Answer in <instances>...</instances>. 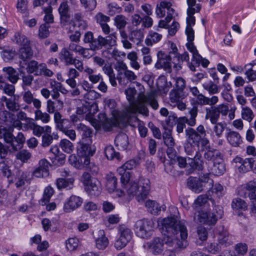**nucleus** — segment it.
Wrapping results in <instances>:
<instances>
[{
    "instance_id": "obj_25",
    "label": "nucleus",
    "mask_w": 256,
    "mask_h": 256,
    "mask_svg": "<svg viewBox=\"0 0 256 256\" xmlns=\"http://www.w3.org/2000/svg\"><path fill=\"white\" fill-rule=\"evenodd\" d=\"M74 179L72 178L61 177L56 180V186L59 190L62 188L71 189L74 185Z\"/></svg>"
},
{
    "instance_id": "obj_10",
    "label": "nucleus",
    "mask_w": 256,
    "mask_h": 256,
    "mask_svg": "<svg viewBox=\"0 0 256 256\" xmlns=\"http://www.w3.org/2000/svg\"><path fill=\"white\" fill-rule=\"evenodd\" d=\"M118 230L120 236L114 243V247L117 250H121L124 248L131 240L132 232L130 228L124 225H120Z\"/></svg>"
},
{
    "instance_id": "obj_50",
    "label": "nucleus",
    "mask_w": 256,
    "mask_h": 256,
    "mask_svg": "<svg viewBox=\"0 0 256 256\" xmlns=\"http://www.w3.org/2000/svg\"><path fill=\"white\" fill-rule=\"evenodd\" d=\"M246 190L249 192L250 198L252 200H256V179L246 184Z\"/></svg>"
},
{
    "instance_id": "obj_63",
    "label": "nucleus",
    "mask_w": 256,
    "mask_h": 256,
    "mask_svg": "<svg viewBox=\"0 0 256 256\" xmlns=\"http://www.w3.org/2000/svg\"><path fill=\"white\" fill-rule=\"evenodd\" d=\"M218 114L222 116H226L229 112V107L228 104H221L216 106H214Z\"/></svg>"
},
{
    "instance_id": "obj_38",
    "label": "nucleus",
    "mask_w": 256,
    "mask_h": 256,
    "mask_svg": "<svg viewBox=\"0 0 256 256\" xmlns=\"http://www.w3.org/2000/svg\"><path fill=\"white\" fill-rule=\"evenodd\" d=\"M202 87L211 95L218 94L220 91L218 86L212 80L204 82L202 84Z\"/></svg>"
},
{
    "instance_id": "obj_8",
    "label": "nucleus",
    "mask_w": 256,
    "mask_h": 256,
    "mask_svg": "<svg viewBox=\"0 0 256 256\" xmlns=\"http://www.w3.org/2000/svg\"><path fill=\"white\" fill-rule=\"evenodd\" d=\"M154 222L152 220L143 219L138 220L134 225L136 235L142 238H148L152 235Z\"/></svg>"
},
{
    "instance_id": "obj_20",
    "label": "nucleus",
    "mask_w": 256,
    "mask_h": 256,
    "mask_svg": "<svg viewBox=\"0 0 256 256\" xmlns=\"http://www.w3.org/2000/svg\"><path fill=\"white\" fill-rule=\"evenodd\" d=\"M23 101L28 104H33L36 109H40L42 106L41 102L34 97V94L30 90H26L22 93Z\"/></svg>"
},
{
    "instance_id": "obj_62",
    "label": "nucleus",
    "mask_w": 256,
    "mask_h": 256,
    "mask_svg": "<svg viewBox=\"0 0 256 256\" xmlns=\"http://www.w3.org/2000/svg\"><path fill=\"white\" fill-rule=\"evenodd\" d=\"M50 86L52 88V97L54 100H56L60 96L59 92H60V82L54 81V84L52 82H50Z\"/></svg>"
},
{
    "instance_id": "obj_30",
    "label": "nucleus",
    "mask_w": 256,
    "mask_h": 256,
    "mask_svg": "<svg viewBox=\"0 0 256 256\" xmlns=\"http://www.w3.org/2000/svg\"><path fill=\"white\" fill-rule=\"evenodd\" d=\"M195 132L198 134L200 137V140L198 141V146L200 142H201L202 146H206V148L208 147L207 145L210 144V141L206 138H205L206 131L204 126L202 124L199 125L195 130Z\"/></svg>"
},
{
    "instance_id": "obj_19",
    "label": "nucleus",
    "mask_w": 256,
    "mask_h": 256,
    "mask_svg": "<svg viewBox=\"0 0 256 256\" xmlns=\"http://www.w3.org/2000/svg\"><path fill=\"white\" fill-rule=\"evenodd\" d=\"M39 166L33 172V174L35 176H49V168L50 164L46 159L41 160L39 162Z\"/></svg>"
},
{
    "instance_id": "obj_47",
    "label": "nucleus",
    "mask_w": 256,
    "mask_h": 256,
    "mask_svg": "<svg viewBox=\"0 0 256 256\" xmlns=\"http://www.w3.org/2000/svg\"><path fill=\"white\" fill-rule=\"evenodd\" d=\"M26 70L28 74H34L37 76L40 64L36 60H31L26 64Z\"/></svg>"
},
{
    "instance_id": "obj_56",
    "label": "nucleus",
    "mask_w": 256,
    "mask_h": 256,
    "mask_svg": "<svg viewBox=\"0 0 256 256\" xmlns=\"http://www.w3.org/2000/svg\"><path fill=\"white\" fill-rule=\"evenodd\" d=\"M54 120L56 124V127L60 130L64 126V124L68 122L67 119L62 118L61 114L58 112L54 113Z\"/></svg>"
},
{
    "instance_id": "obj_22",
    "label": "nucleus",
    "mask_w": 256,
    "mask_h": 256,
    "mask_svg": "<svg viewBox=\"0 0 256 256\" xmlns=\"http://www.w3.org/2000/svg\"><path fill=\"white\" fill-rule=\"evenodd\" d=\"M137 76L134 72L128 70L124 72H118L117 79L120 84H126L125 80L128 82H132L137 79Z\"/></svg>"
},
{
    "instance_id": "obj_54",
    "label": "nucleus",
    "mask_w": 256,
    "mask_h": 256,
    "mask_svg": "<svg viewBox=\"0 0 256 256\" xmlns=\"http://www.w3.org/2000/svg\"><path fill=\"white\" fill-rule=\"evenodd\" d=\"M106 188L110 193H112L116 189L117 180L116 177H106Z\"/></svg>"
},
{
    "instance_id": "obj_34",
    "label": "nucleus",
    "mask_w": 256,
    "mask_h": 256,
    "mask_svg": "<svg viewBox=\"0 0 256 256\" xmlns=\"http://www.w3.org/2000/svg\"><path fill=\"white\" fill-rule=\"evenodd\" d=\"M241 118L244 120L251 122L254 117V113L252 108L247 106L241 107Z\"/></svg>"
},
{
    "instance_id": "obj_4",
    "label": "nucleus",
    "mask_w": 256,
    "mask_h": 256,
    "mask_svg": "<svg viewBox=\"0 0 256 256\" xmlns=\"http://www.w3.org/2000/svg\"><path fill=\"white\" fill-rule=\"evenodd\" d=\"M223 210L222 206L214 204L212 209L197 211L194 215V220L197 223L208 226L214 225L218 220L222 218Z\"/></svg>"
},
{
    "instance_id": "obj_46",
    "label": "nucleus",
    "mask_w": 256,
    "mask_h": 256,
    "mask_svg": "<svg viewBox=\"0 0 256 256\" xmlns=\"http://www.w3.org/2000/svg\"><path fill=\"white\" fill-rule=\"evenodd\" d=\"M212 128V132L217 138L222 136L224 129L226 127V124L224 122H219L215 124Z\"/></svg>"
},
{
    "instance_id": "obj_51",
    "label": "nucleus",
    "mask_w": 256,
    "mask_h": 256,
    "mask_svg": "<svg viewBox=\"0 0 256 256\" xmlns=\"http://www.w3.org/2000/svg\"><path fill=\"white\" fill-rule=\"evenodd\" d=\"M43 10L44 13V20L46 24H52L54 22V16L52 14V8L49 6L48 7L44 8Z\"/></svg>"
},
{
    "instance_id": "obj_3",
    "label": "nucleus",
    "mask_w": 256,
    "mask_h": 256,
    "mask_svg": "<svg viewBox=\"0 0 256 256\" xmlns=\"http://www.w3.org/2000/svg\"><path fill=\"white\" fill-rule=\"evenodd\" d=\"M120 182L129 198L135 197L139 202L146 198L150 190V182L147 178L138 180L136 177H121Z\"/></svg>"
},
{
    "instance_id": "obj_36",
    "label": "nucleus",
    "mask_w": 256,
    "mask_h": 256,
    "mask_svg": "<svg viewBox=\"0 0 256 256\" xmlns=\"http://www.w3.org/2000/svg\"><path fill=\"white\" fill-rule=\"evenodd\" d=\"M227 139L229 143L233 146H238L242 142L240 134L236 132L232 131L228 133Z\"/></svg>"
},
{
    "instance_id": "obj_23",
    "label": "nucleus",
    "mask_w": 256,
    "mask_h": 256,
    "mask_svg": "<svg viewBox=\"0 0 256 256\" xmlns=\"http://www.w3.org/2000/svg\"><path fill=\"white\" fill-rule=\"evenodd\" d=\"M28 128L32 130L33 134L40 137L44 132L50 133L52 128L48 126H42L32 122L28 125Z\"/></svg>"
},
{
    "instance_id": "obj_7",
    "label": "nucleus",
    "mask_w": 256,
    "mask_h": 256,
    "mask_svg": "<svg viewBox=\"0 0 256 256\" xmlns=\"http://www.w3.org/2000/svg\"><path fill=\"white\" fill-rule=\"evenodd\" d=\"M187 183L192 191L199 193L203 190L204 188H211L214 181L210 177H190Z\"/></svg>"
},
{
    "instance_id": "obj_44",
    "label": "nucleus",
    "mask_w": 256,
    "mask_h": 256,
    "mask_svg": "<svg viewBox=\"0 0 256 256\" xmlns=\"http://www.w3.org/2000/svg\"><path fill=\"white\" fill-rule=\"evenodd\" d=\"M100 122L105 130H110L114 124V122L106 118L104 114H100L98 115Z\"/></svg>"
},
{
    "instance_id": "obj_26",
    "label": "nucleus",
    "mask_w": 256,
    "mask_h": 256,
    "mask_svg": "<svg viewBox=\"0 0 256 256\" xmlns=\"http://www.w3.org/2000/svg\"><path fill=\"white\" fill-rule=\"evenodd\" d=\"M68 11L69 7L67 2H62L58 8V12L60 15L61 22L64 24L70 20Z\"/></svg>"
},
{
    "instance_id": "obj_18",
    "label": "nucleus",
    "mask_w": 256,
    "mask_h": 256,
    "mask_svg": "<svg viewBox=\"0 0 256 256\" xmlns=\"http://www.w3.org/2000/svg\"><path fill=\"white\" fill-rule=\"evenodd\" d=\"M204 158L208 161H212L214 164L219 160L222 161L221 153L218 150L211 148L210 146L206 148Z\"/></svg>"
},
{
    "instance_id": "obj_57",
    "label": "nucleus",
    "mask_w": 256,
    "mask_h": 256,
    "mask_svg": "<svg viewBox=\"0 0 256 256\" xmlns=\"http://www.w3.org/2000/svg\"><path fill=\"white\" fill-rule=\"evenodd\" d=\"M54 72L48 69L44 64H40L37 76L44 75L46 76L51 77L53 76Z\"/></svg>"
},
{
    "instance_id": "obj_9",
    "label": "nucleus",
    "mask_w": 256,
    "mask_h": 256,
    "mask_svg": "<svg viewBox=\"0 0 256 256\" xmlns=\"http://www.w3.org/2000/svg\"><path fill=\"white\" fill-rule=\"evenodd\" d=\"M202 6L200 4H197L196 6H188L187 10L188 17L186 18L187 26L186 30V34L187 39L190 41L194 40V30L192 26L195 24V18L193 16L194 13L198 12Z\"/></svg>"
},
{
    "instance_id": "obj_64",
    "label": "nucleus",
    "mask_w": 256,
    "mask_h": 256,
    "mask_svg": "<svg viewBox=\"0 0 256 256\" xmlns=\"http://www.w3.org/2000/svg\"><path fill=\"white\" fill-rule=\"evenodd\" d=\"M218 240L219 242L222 244H224L226 246L230 244V242L229 240L228 233L226 231H224L219 234Z\"/></svg>"
},
{
    "instance_id": "obj_61",
    "label": "nucleus",
    "mask_w": 256,
    "mask_h": 256,
    "mask_svg": "<svg viewBox=\"0 0 256 256\" xmlns=\"http://www.w3.org/2000/svg\"><path fill=\"white\" fill-rule=\"evenodd\" d=\"M208 200H210L212 202V206H214V204H216L214 200L212 198H208L206 195H200L198 196L195 200L194 203L198 206H202L204 204L208 202Z\"/></svg>"
},
{
    "instance_id": "obj_31",
    "label": "nucleus",
    "mask_w": 256,
    "mask_h": 256,
    "mask_svg": "<svg viewBox=\"0 0 256 256\" xmlns=\"http://www.w3.org/2000/svg\"><path fill=\"white\" fill-rule=\"evenodd\" d=\"M128 137L124 134L118 135L115 139V144L120 150H124L128 145Z\"/></svg>"
},
{
    "instance_id": "obj_21",
    "label": "nucleus",
    "mask_w": 256,
    "mask_h": 256,
    "mask_svg": "<svg viewBox=\"0 0 256 256\" xmlns=\"http://www.w3.org/2000/svg\"><path fill=\"white\" fill-rule=\"evenodd\" d=\"M136 166V162L134 160L126 162L117 169L118 174L121 176H129L132 174V170Z\"/></svg>"
},
{
    "instance_id": "obj_58",
    "label": "nucleus",
    "mask_w": 256,
    "mask_h": 256,
    "mask_svg": "<svg viewBox=\"0 0 256 256\" xmlns=\"http://www.w3.org/2000/svg\"><path fill=\"white\" fill-rule=\"evenodd\" d=\"M31 157V154L26 150H22L16 154V159L23 162H26Z\"/></svg>"
},
{
    "instance_id": "obj_41",
    "label": "nucleus",
    "mask_w": 256,
    "mask_h": 256,
    "mask_svg": "<svg viewBox=\"0 0 256 256\" xmlns=\"http://www.w3.org/2000/svg\"><path fill=\"white\" fill-rule=\"evenodd\" d=\"M19 54L20 58L24 60L30 58L33 52L30 45L22 46L19 50Z\"/></svg>"
},
{
    "instance_id": "obj_1",
    "label": "nucleus",
    "mask_w": 256,
    "mask_h": 256,
    "mask_svg": "<svg viewBox=\"0 0 256 256\" xmlns=\"http://www.w3.org/2000/svg\"><path fill=\"white\" fill-rule=\"evenodd\" d=\"M158 224L166 231L163 239L154 238L151 242L144 244L145 248L149 250L154 254H158L162 252L164 244L174 251L186 247L188 233L183 220H178L174 216L167 217L159 218Z\"/></svg>"
},
{
    "instance_id": "obj_48",
    "label": "nucleus",
    "mask_w": 256,
    "mask_h": 256,
    "mask_svg": "<svg viewBox=\"0 0 256 256\" xmlns=\"http://www.w3.org/2000/svg\"><path fill=\"white\" fill-rule=\"evenodd\" d=\"M114 20L117 29L124 28L127 24L126 18L122 14L116 16Z\"/></svg>"
},
{
    "instance_id": "obj_45",
    "label": "nucleus",
    "mask_w": 256,
    "mask_h": 256,
    "mask_svg": "<svg viewBox=\"0 0 256 256\" xmlns=\"http://www.w3.org/2000/svg\"><path fill=\"white\" fill-rule=\"evenodd\" d=\"M86 73L88 76L89 80L94 84L98 83L100 80H102L100 74H95L94 70L90 68L86 69Z\"/></svg>"
},
{
    "instance_id": "obj_29",
    "label": "nucleus",
    "mask_w": 256,
    "mask_h": 256,
    "mask_svg": "<svg viewBox=\"0 0 256 256\" xmlns=\"http://www.w3.org/2000/svg\"><path fill=\"white\" fill-rule=\"evenodd\" d=\"M59 58L62 62H64L66 66H70L72 65L74 58L68 50L64 48L59 54Z\"/></svg>"
},
{
    "instance_id": "obj_59",
    "label": "nucleus",
    "mask_w": 256,
    "mask_h": 256,
    "mask_svg": "<svg viewBox=\"0 0 256 256\" xmlns=\"http://www.w3.org/2000/svg\"><path fill=\"white\" fill-rule=\"evenodd\" d=\"M232 207L234 210H238L240 209H245L246 208V204L244 200L237 198L233 200L232 203Z\"/></svg>"
},
{
    "instance_id": "obj_55",
    "label": "nucleus",
    "mask_w": 256,
    "mask_h": 256,
    "mask_svg": "<svg viewBox=\"0 0 256 256\" xmlns=\"http://www.w3.org/2000/svg\"><path fill=\"white\" fill-rule=\"evenodd\" d=\"M163 138L165 144L168 146H174L175 142L174 138L172 137V132L169 130H166L163 133Z\"/></svg>"
},
{
    "instance_id": "obj_6",
    "label": "nucleus",
    "mask_w": 256,
    "mask_h": 256,
    "mask_svg": "<svg viewBox=\"0 0 256 256\" xmlns=\"http://www.w3.org/2000/svg\"><path fill=\"white\" fill-rule=\"evenodd\" d=\"M186 142L184 145V152L188 155H192L194 153L199 151L198 141L200 136L195 132V130L192 128H188L185 130Z\"/></svg>"
},
{
    "instance_id": "obj_40",
    "label": "nucleus",
    "mask_w": 256,
    "mask_h": 256,
    "mask_svg": "<svg viewBox=\"0 0 256 256\" xmlns=\"http://www.w3.org/2000/svg\"><path fill=\"white\" fill-rule=\"evenodd\" d=\"M76 128L79 132L81 134L82 140L92 136V130L84 124L82 123L78 124Z\"/></svg>"
},
{
    "instance_id": "obj_2",
    "label": "nucleus",
    "mask_w": 256,
    "mask_h": 256,
    "mask_svg": "<svg viewBox=\"0 0 256 256\" xmlns=\"http://www.w3.org/2000/svg\"><path fill=\"white\" fill-rule=\"evenodd\" d=\"M136 94V90L134 88H128L125 90V94L130 105L126 108V112L128 114L138 112L143 115L148 116V110L144 105L147 103L154 110L158 108V104L156 100V94L154 90H151L146 94H140L137 100H134Z\"/></svg>"
},
{
    "instance_id": "obj_42",
    "label": "nucleus",
    "mask_w": 256,
    "mask_h": 256,
    "mask_svg": "<svg viewBox=\"0 0 256 256\" xmlns=\"http://www.w3.org/2000/svg\"><path fill=\"white\" fill-rule=\"evenodd\" d=\"M220 117V115L214 107H212L211 110L206 109L205 118L209 119L212 124L218 122Z\"/></svg>"
},
{
    "instance_id": "obj_60",
    "label": "nucleus",
    "mask_w": 256,
    "mask_h": 256,
    "mask_svg": "<svg viewBox=\"0 0 256 256\" xmlns=\"http://www.w3.org/2000/svg\"><path fill=\"white\" fill-rule=\"evenodd\" d=\"M170 102L172 106H176V104L180 100L179 92L175 90H172L170 93Z\"/></svg>"
},
{
    "instance_id": "obj_16",
    "label": "nucleus",
    "mask_w": 256,
    "mask_h": 256,
    "mask_svg": "<svg viewBox=\"0 0 256 256\" xmlns=\"http://www.w3.org/2000/svg\"><path fill=\"white\" fill-rule=\"evenodd\" d=\"M100 38H102L100 35L94 39L93 33L91 32H88L84 35V42L86 44H90V48L92 50H100L102 48V44H101L99 41L100 40Z\"/></svg>"
},
{
    "instance_id": "obj_35",
    "label": "nucleus",
    "mask_w": 256,
    "mask_h": 256,
    "mask_svg": "<svg viewBox=\"0 0 256 256\" xmlns=\"http://www.w3.org/2000/svg\"><path fill=\"white\" fill-rule=\"evenodd\" d=\"M162 35L155 32L153 30H150L147 38L145 40V43L147 46H152L154 44L158 42L162 39Z\"/></svg>"
},
{
    "instance_id": "obj_5",
    "label": "nucleus",
    "mask_w": 256,
    "mask_h": 256,
    "mask_svg": "<svg viewBox=\"0 0 256 256\" xmlns=\"http://www.w3.org/2000/svg\"><path fill=\"white\" fill-rule=\"evenodd\" d=\"M202 154L199 151H197L194 158H188L178 156L177 162L180 168H185L187 174H192L195 170H202L204 162L202 159Z\"/></svg>"
},
{
    "instance_id": "obj_27",
    "label": "nucleus",
    "mask_w": 256,
    "mask_h": 256,
    "mask_svg": "<svg viewBox=\"0 0 256 256\" xmlns=\"http://www.w3.org/2000/svg\"><path fill=\"white\" fill-rule=\"evenodd\" d=\"M12 40L14 42L21 46L30 44V41L28 38L21 32H15Z\"/></svg>"
},
{
    "instance_id": "obj_13",
    "label": "nucleus",
    "mask_w": 256,
    "mask_h": 256,
    "mask_svg": "<svg viewBox=\"0 0 256 256\" xmlns=\"http://www.w3.org/2000/svg\"><path fill=\"white\" fill-rule=\"evenodd\" d=\"M170 10H172L174 13L172 16V20L177 16L175 10L172 8V3L166 0L162 1L156 6V16L159 18L166 17L169 14Z\"/></svg>"
},
{
    "instance_id": "obj_49",
    "label": "nucleus",
    "mask_w": 256,
    "mask_h": 256,
    "mask_svg": "<svg viewBox=\"0 0 256 256\" xmlns=\"http://www.w3.org/2000/svg\"><path fill=\"white\" fill-rule=\"evenodd\" d=\"M214 198L220 199L224 194V186L220 184H216L212 190Z\"/></svg>"
},
{
    "instance_id": "obj_11",
    "label": "nucleus",
    "mask_w": 256,
    "mask_h": 256,
    "mask_svg": "<svg viewBox=\"0 0 256 256\" xmlns=\"http://www.w3.org/2000/svg\"><path fill=\"white\" fill-rule=\"evenodd\" d=\"M84 189L90 196H98L100 192V182L96 177H83Z\"/></svg>"
},
{
    "instance_id": "obj_14",
    "label": "nucleus",
    "mask_w": 256,
    "mask_h": 256,
    "mask_svg": "<svg viewBox=\"0 0 256 256\" xmlns=\"http://www.w3.org/2000/svg\"><path fill=\"white\" fill-rule=\"evenodd\" d=\"M232 162L236 164L238 172L243 174L252 168V164H254V160L252 158L243 159L240 156H236L233 159Z\"/></svg>"
},
{
    "instance_id": "obj_24",
    "label": "nucleus",
    "mask_w": 256,
    "mask_h": 256,
    "mask_svg": "<svg viewBox=\"0 0 256 256\" xmlns=\"http://www.w3.org/2000/svg\"><path fill=\"white\" fill-rule=\"evenodd\" d=\"M4 72V76L10 82L16 84L19 79V76L18 72L12 67H4L2 69Z\"/></svg>"
},
{
    "instance_id": "obj_53",
    "label": "nucleus",
    "mask_w": 256,
    "mask_h": 256,
    "mask_svg": "<svg viewBox=\"0 0 256 256\" xmlns=\"http://www.w3.org/2000/svg\"><path fill=\"white\" fill-rule=\"evenodd\" d=\"M214 164V168L212 174L215 176H220L222 175L226 172V167L224 164L222 162V161L219 160Z\"/></svg>"
},
{
    "instance_id": "obj_28",
    "label": "nucleus",
    "mask_w": 256,
    "mask_h": 256,
    "mask_svg": "<svg viewBox=\"0 0 256 256\" xmlns=\"http://www.w3.org/2000/svg\"><path fill=\"white\" fill-rule=\"evenodd\" d=\"M96 248L100 250H104L108 246V240L103 230L98 232V237L96 239Z\"/></svg>"
},
{
    "instance_id": "obj_17",
    "label": "nucleus",
    "mask_w": 256,
    "mask_h": 256,
    "mask_svg": "<svg viewBox=\"0 0 256 256\" xmlns=\"http://www.w3.org/2000/svg\"><path fill=\"white\" fill-rule=\"evenodd\" d=\"M82 203V199L80 196L72 195L65 202L64 204V210L66 212H70L80 207Z\"/></svg>"
},
{
    "instance_id": "obj_43",
    "label": "nucleus",
    "mask_w": 256,
    "mask_h": 256,
    "mask_svg": "<svg viewBox=\"0 0 256 256\" xmlns=\"http://www.w3.org/2000/svg\"><path fill=\"white\" fill-rule=\"evenodd\" d=\"M60 146L61 149L67 154H71L74 150L73 144L67 139H62L60 142Z\"/></svg>"
},
{
    "instance_id": "obj_39",
    "label": "nucleus",
    "mask_w": 256,
    "mask_h": 256,
    "mask_svg": "<svg viewBox=\"0 0 256 256\" xmlns=\"http://www.w3.org/2000/svg\"><path fill=\"white\" fill-rule=\"evenodd\" d=\"M102 70L109 78V81L113 86H116L117 83L116 80V76L112 67L109 65H105L102 68Z\"/></svg>"
},
{
    "instance_id": "obj_15",
    "label": "nucleus",
    "mask_w": 256,
    "mask_h": 256,
    "mask_svg": "<svg viewBox=\"0 0 256 256\" xmlns=\"http://www.w3.org/2000/svg\"><path fill=\"white\" fill-rule=\"evenodd\" d=\"M80 146L78 148V154L80 156L84 158V164L86 165L90 164L89 156H93L96 152V148L94 146L89 144H84L83 142H79Z\"/></svg>"
},
{
    "instance_id": "obj_32",
    "label": "nucleus",
    "mask_w": 256,
    "mask_h": 256,
    "mask_svg": "<svg viewBox=\"0 0 256 256\" xmlns=\"http://www.w3.org/2000/svg\"><path fill=\"white\" fill-rule=\"evenodd\" d=\"M116 33L114 32L106 38L103 36H102V38H100V40L99 41L101 44H102V47H106L108 46L112 47V46L116 44Z\"/></svg>"
},
{
    "instance_id": "obj_52",
    "label": "nucleus",
    "mask_w": 256,
    "mask_h": 256,
    "mask_svg": "<svg viewBox=\"0 0 256 256\" xmlns=\"http://www.w3.org/2000/svg\"><path fill=\"white\" fill-rule=\"evenodd\" d=\"M36 120H40L44 123H48L50 120V116L46 112H43L40 109H36L34 112Z\"/></svg>"
},
{
    "instance_id": "obj_33",
    "label": "nucleus",
    "mask_w": 256,
    "mask_h": 256,
    "mask_svg": "<svg viewBox=\"0 0 256 256\" xmlns=\"http://www.w3.org/2000/svg\"><path fill=\"white\" fill-rule=\"evenodd\" d=\"M148 210L153 214H158L162 210V206L154 200H148L145 202Z\"/></svg>"
},
{
    "instance_id": "obj_37",
    "label": "nucleus",
    "mask_w": 256,
    "mask_h": 256,
    "mask_svg": "<svg viewBox=\"0 0 256 256\" xmlns=\"http://www.w3.org/2000/svg\"><path fill=\"white\" fill-rule=\"evenodd\" d=\"M190 116V118H188L186 116L182 117V120L183 122H185L188 125L190 126H194L196 125V118L198 114V108L196 107H193L189 112Z\"/></svg>"
},
{
    "instance_id": "obj_12",
    "label": "nucleus",
    "mask_w": 256,
    "mask_h": 256,
    "mask_svg": "<svg viewBox=\"0 0 256 256\" xmlns=\"http://www.w3.org/2000/svg\"><path fill=\"white\" fill-rule=\"evenodd\" d=\"M158 59L155 64V68L158 69H163L166 72L170 73L172 71L171 57L162 52L158 54Z\"/></svg>"
}]
</instances>
